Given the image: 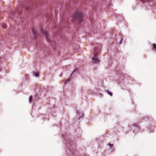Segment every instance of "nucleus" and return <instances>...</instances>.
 Segmentation results:
<instances>
[{
  "instance_id": "1",
  "label": "nucleus",
  "mask_w": 156,
  "mask_h": 156,
  "mask_svg": "<svg viewBox=\"0 0 156 156\" xmlns=\"http://www.w3.org/2000/svg\"><path fill=\"white\" fill-rule=\"evenodd\" d=\"M83 13L81 12H77L73 16V20L74 21L81 22L83 20Z\"/></svg>"
},
{
  "instance_id": "2",
  "label": "nucleus",
  "mask_w": 156,
  "mask_h": 156,
  "mask_svg": "<svg viewBox=\"0 0 156 156\" xmlns=\"http://www.w3.org/2000/svg\"><path fill=\"white\" fill-rule=\"evenodd\" d=\"M97 53L94 52V55L92 57V60L93 61V63H99L100 62V60H99L97 56Z\"/></svg>"
},
{
  "instance_id": "3",
  "label": "nucleus",
  "mask_w": 156,
  "mask_h": 156,
  "mask_svg": "<svg viewBox=\"0 0 156 156\" xmlns=\"http://www.w3.org/2000/svg\"><path fill=\"white\" fill-rule=\"evenodd\" d=\"M41 31L42 33L44 34L45 35L48 41V42H51V41L48 36L47 32L46 31L44 30H42Z\"/></svg>"
},
{
  "instance_id": "4",
  "label": "nucleus",
  "mask_w": 156,
  "mask_h": 156,
  "mask_svg": "<svg viewBox=\"0 0 156 156\" xmlns=\"http://www.w3.org/2000/svg\"><path fill=\"white\" fill-rule=\"evenodd\" d=\"M151 46L153 47V48H154L156 51V44H151Z\"/></svg>"
},
{
  "instance_id": "5",
  "label": "nucleus",
  "mask_w": 156,
  "mask_h": 156,
  "mask_svg": "<svg viewBox=\"0 0 156 156\" xmlns=\"http://www.w3.org/2000/svg\"><path fill=\"white\" fill-rule=\"evenodd\" d=\"M32 33L34 35H35L36 34V32L34 29H33L32 30Z\"/></svg>"
},
{
  "instance_id": "6",
  "label": "nucleus",
  "mask_w": 156,
  "mask_h": 156,
  "mask_svg": "<svg viewBox=\"0 0 156 156\" xmlns=\"http://www.w3.org/2000/svg\"><path fill=\"white\" fill-rule=\"evenodd\" d=\"M32 96H30L29 98V101L30 103H31L32 101Z\"/></svg>"
},
{
  "instance_id": "7",
  "label": "nucleus",
  "mask_w": 156,
  "mask_h": 156,
  "mask_svg": "<svg viewBox=\"0 0 156 156\" xmlns=\"http://www.w3.org/2000/svg\"><path fill=\"white\" fill-rule=\"evenodd\" d=\"M108 93L110 96H112V93L111 91H109L108 90L107 91Z\"/></svg>"
},
{
  "instance_id": "8",
  "label": "nucleus",
  "mask_w": 156,
  "mask_h": 156,
  "mask_svg": "<svg viewBox=\"0 0 156 156\" xmlns=\"http://www.w3.org/2000/svg\"><path fill=\"white\" fill-rule=\"evenodd\" d=\"M23 7L24 8H25L26 9H29L28 8V6L27 5H24L23 6Z\"/></svg>"
},
{
  "instance_id": "9",
  "label": "nucleus",
  "mask_w": 156,
  "mask_h": 156,
  "mask_svg": "<svg viewBox=\"0 0 156 156\" xmlns=\"http://www.w3.org/2000/svg\"><path fill=\"white\" fill-rule=\"evenodd\" d=\"M2 27L3 28H5L6 27V25L5 24H3L2 25Z\"/></svg>"
},
{
  "instance_id": "10",
  "label": "nucleus",
  "mask_w": 156,
  "mask_h": 156,
  "mask_svg": "<svg viewBox=\"0 0 156 156\" xmlns=\"http://www.w3.org/2000/svg\"><path fill=\"white\" fill-rule=\"evenodd\" d=\"M34 75L35 76L37 77L38 76L39 74L38 73H34Z\"/></svg>"
},
{
  "instance_id": "11",
  "label": "nucleus",
  "mask_w": 156,
  "mask_h": 156,
  "mask_svg": "<svg viewBox=\"0 0 156 156\" xmlns=\"http://www.w3.org/2000/svg\"><path fill=\"white\" fill-rule=\"evenodd\" d=\"M108 145L110 146V147H112L113 146V144H111L110 143H108Z\"/></svg>"
},
{
  "instance_id": "12",
  "label": "nucleus",
  "mask_w": 156,
  "mask_h": 156,
  "mask_svg": "<svg viewBox=\"0 0 156 156\" xmlns=\"http://www.w3.org/2000/svg\"><path fill=\"white\" fill-rule=\"evenodd\" d=\"M69 80H66V81L65 82V83H67V82H69Z\"/></svg>"
},
{
  "instance_id": "13",
  "label": "nucleus",
  "mask_w": 156,
  "mask_h": 156,
  "mask_svg": "<svg viewBox=\"0 0 156 156\" xmlns=\"http://www.w3.org/2000/svg\"><path fill=\"white\" fill-rule=\"evenodd\" d=\"M75 70H74L73 72L71 74L70 76H72V75L73 74V73L74 72H75Z\"/></svg>"
}]
</instances>
